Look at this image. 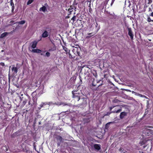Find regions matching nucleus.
I'll list each match as a JSON object with an SVG mask.
<instances>
[{
	"mask_svg": "<svg viewBox=\"0 0 153 153\" xmlns=\"http://www.w3.org/2000/svg\"><path fill=\"white\" fill-rule=\"evenodd\" d=\"M72 94L73 98L77 100L78 101L80 100V97L82 95L81 93L77 92V91L76 90H74L72 91Z\"/></svg>",
	"mask_w": 153,
	"mask_h": 153,
	"instance_id": "obj_1",
	"label": "nucleus"
},
{
	"mask_svg": "<svg viewBox=\"0 0 153 153\" xmlns=\"http://www.w3.org/2000/svg\"><path fill=\"white\" fill-rule=\"evenodd\" d=\"M45 30L43 33L42 34V37L43 38H46L48 36L49 33L51 32V27H49L48 26H47L45 28Z\"/></svg>",
	"mask_w": 153,
	"mask_h": 153,
	"instance_id": "obj_2",
	"label": "nucleus"
},
{
	"mask_svg": "<svg viewBox=\"0 0 153 153\" xmlns=\"http://www.w3.org/2000/svg\"><path fill=\"white\" fill-rule=\"evenodd\" d=\"M80 51L81 48L80 47L79 48L75 47V48L73 50V52L74 54L76 56H79L80 57Z\"/></svg>",
	"mask_w": 153,
	"mask_h": 153,
	"instance_id": "obj_3",
	"label": "nucleus"
},
{
	"mask_svg": "<svg viewBox=\"0 0 153 153\" xmlns=\"http://www.w3.org/2000/svg\"><path fill=\"white\" fill-rule=\"evenodd\" d=\"M55 138V139L57 140V145L58 146H59L63 138L62 137L59 135H56V136Z\"/></svg>",
	"mask_w": 153,
	"mask_h": 153,
	"instance_id": "obj_4",
	"label": "nucleus"
},
{
	"mask_svg": "<svg viewBox=\"0 0 153 153\" xmlns=\"http://www.w3.org/2000/svg\"><path fill=\"white\" fill-rule=\"evenodd\" d=\"M127 28L128 31V35L130 36L131 39V40L133 39L134 38V34L132 31L131 28V27H129L128 26L127 27Z\"/></svg>",
	"mask_w": 153,
	"mask_h": 153,
	"instance_id": "obj_5",
	"label": "nucleus"
},
{
	"mask_svg": "<svg viewBox=\"0 0 153 153\" xmlns=\"http://www.w3.org/2000/svg\"><path fill=\"white\" fill-rule=\"evenodd\" d=\"M122 111V109L120 107V108L118 109H117V110H115L114 111H113L111 112H107L106 114H105L104 115V116H108L111 113H118L121 112Z\"/></svg>",
	"mask_w": 153,
	"mask_h": 153,
	"instance_id": "obj_6",
	"label": "nucleus"
},
{
	"mask_svg": "<svg viewBox=\"0 0 153 153\" xmlns=\"http://www.w3.org/2000/svg\"><path fill=\"white\" fill-rule=\"evenodd\" d=\"M32 100L33 101V102L32 104L30 102V100H29L28 102V105H30L31 106H32L33 105L35 104V103H36L37 100V96H32Z\"/></svg>",
	"mask_w": 153,
	"mask_h": 153,
	"instance_id": "obj_7",
	"label": "nucleus"
},
{
	"mask_svg": "<svg viewBox=\"0 0 153 153\" xmlns=\"http://www.w3.org/2000/svg\"><path fill=\"white\" fill-rule=\"evenodd\" d=\"M94 147L95 149L99 150L101 149V145L100 144H95L94 145Z\"/></svg>",
	"mask_w": 153,
	"mask_h": 153,
	"instance_id": "obj_8",
	"label": "nucleus"
},
{
	"mask_svg": "<svg viewBox=\"0 0 153 153\" xmlns=\"http://www.w3.org/2000/svg\"><path fill=\"white\" fill-rule=\"evenodd\" d=\"M102 85V84H101L99 85H97V84H95L94 83V81H93L92 84V86H94V87H96V88H95L93 89L94 90H96L99 87V86Z\"/></svg>",
	"mask_w": 153,
	"mask_h": 153,
	"instance_id": "obj_9",
	"label": "nucleus"
},
{
	"mask_svg": "<svg viewBox=\"0 0 153 153\" xmlns=\"http://www.w3.org/2000/svg\"><path fill=\"white\" fill-rule=\"evenodd\" d=\"M127 115V113L126 112H122L120 113V118L121 119H123L124 117L125 116H126Z\"/></svg>",
	"mask_w": 153,
	"mask_h": 153,
	"instance_id": "obj_10",
	"label": "nucleus"
},
{
	"mask_svg": "<svg viewBox=\"0 0 153 153\" xmlns=\"http://www.w3.org/2000/svg\"><path fill=\"white\" fill-rule=\"evenodd\" d=\"M37 43V42L36 41H34L33 42H32V44L31 45L32 48L34 49L36 48V46Z\"/></svg>",
	"mask_w": 153,
	"mask_h": 153,
	"instance_id": "obj_11",
	"label": "nucleus"
},
{
	"mask_svg": "<svg viewBox=\"0 0 153 153\" xmlns=\"http://www.w3.org/2000/svg\"><path fill=\"white\" fill-rule=\"evenodd\" d=\"M32 52L33 53H40L42 52V51L39 49H34L32 50Z\"/></svg>",
	"mask_w": 153,
	"mask_h": 153,
	"instance_id": "obj_12",
	"label": "nucleus"
},
{
	"mask_svg": "<svg viewBox=\"0 0 153 153\" xmlns=\"http://www.w3.org/2000/svg\"><path fill=\"white\" fill-rule=\"evenodd\" d=\"M150 16L153 17V12H152L150 14ZM147 21L148 22H153V20H152L151 19V18L150 17H148L147 18Z\"/></svg>",
	"mask_w": 153,
	"mask_h": 153,
	"instance_id": "obj_13",
	"label": "nucleus"
},
{
	"mask_svg": "<svg viewBox=\"0 0 153 153\" xmlns=\"http://www.w3.org/2000/svg\"><path fill=\"white\" fill-rule=\"evenodd\" d=\"M91 72L93 75L96 78L97 76V71L94 70H91Z\"/></svg>",
	"mask_w": 153,
	"mask_h": 153,
	"instance_id": "obj_14",
	"label": "nucleus"
},
{
	"mask_svg": "<svg viewBox=\"0 0 153 153\" xmlns=\"http://www.w3.org/2000/svg\"><path fill=\"white\" fill-rule=\"evenodd\" d=\"M8 34V33L7 32H4L2 33L0 36V38H3L4 37L6 36Z\"/></svg>",
	"mask_w": 153,
	"mask_h": 153,
	"instance_id": "obj_15",
	"label": "nucleus"
},
{
	"mask_svg": "<svg viewBox=\"0 0 153 153\" xmlns=\"http://www.w3.org/2000/svg\"><path fill=\"white\" fill-rule=\"evenodd\" d=\"M62 47L63 50L66 52V54H67L68 52L70 51V50L65 46H63Z\"/></svg>",
	"mask_w": 153,
	"mask_h": 153,
	"instance_id": "obj_16",
	"label": "nucleus"
},
{
	"mask_svg": "<svg viewBox=\"0 0 153 153\" xmlns=\"http://www.w3.org/2000/svg\"><path fill=\"white\" fill-rule=\"evenodd\" d=\"M28 101V100L26 98H25L24 100H23L22 102V105L24 106L27 103Z\"/></svg>",
	"mask_w": 153,
	"mask_h": 153,
	"instance_id": "obj_17",
	"label": "nucleus"
},
{
	"mask_svg": "<svg viewBox=\"0 0 153 153\" xmlns=\"http://www.w3.org/2000/svg\"><path fill=\"white\" fill-rule=\"evenodd\" d=\"M46 10V7L45 6H43L39 9L40 11H42L43 12H45Z\"/></svg>",
	"mask_w": 153,
	"mask_h": 153,
	"instance_id": "obj_18",
	"label": "nucleus"
},
{
	"mask_svg": "<svg viewBox=\"0 0 153 153\" xmlns=\"http://www.w3.org/2000/svg\"><path fill=\"white\" fill-rule=\"evenodd\" d=\"M25 20H22L20 22H16V23H14V24H15L18 23V24L20 25H23L25 23Z\"/></svg>",
	"mask_w": 153,
	"mask_h": 153,
	"instance_id": "obj_19",
	"label": "nucleus"
},
{
	"mask_svg": "<svg viewBox=\"0 0 153 153\" xmlns=\"http://www.w3.org/2000/svg\"><path fill=\"white\" fill-rule=\"evenodd\" d=\"M12 70L13 71H14V72L15 73H17L18 72V69L16 67H13L12 68Z\"/></svg>",
	"mask_w": 153,
	"mask_h": 153,
	"instance_id": "obj_20",
	"label": "nucleus"
},
{
	"mask_svg": "<svg viewBox=\"0 0 153 153\" xmlns=\"http://www.w3.org/2000/svg\"><path fill=\"white\" fill-rule=\"evenodd\" d=\"M73 9H74L73 7L71 6L70 7V8H69V9H68V11H69V12L70 13L69 14L71 13V12L73 11Z\"/></svg>",
	"mask_w": 153,
	"mask_h": 153,
	"instance_id": "obj_21",
	"label": "nucleus"
},
{
	"mask_svg": "<svg viewBox=\"0 0 153 153\" xmlns=\"http://www.w3.org/2000/svg\"><path fill=\"white\" fill-rule=\"evenodd\" d=\"M56 50V48L55 47H53L48 50V51L50 52L54 51Z\"/></svg>",
	"mask_w": 153,
	"mask_h": 153,
	"instance_id": "obj_22",
	"label": "nucleus"
},
{
	"mask_svg": "<svg viewBox=\"0 0 153 153\" xmlns=\"http://www.w3.org/2000/svg\"><path fill=\"white\" fill-rule=\"evenodd\" d=\"M120 102V100H118L116 98L114 99L113 100V102L114 103H118V102Z\"/></svg>",
	"mask_w": 153,
	"mask_h": 153,
	"instance_id": "obj_23",
	"label": "nucleus"
},
{
	"mask_svg": "<svg viewBox=\"0 0 153 153\" xmlns=\"http://www.w3.org/2000/svg\"><path fill=\"white\" fill-rule=\"evenodd\" d=\"M146 143V141L145 140H142L140 141V144L142 146L144 144H145Z\"/></svg>",
	"mask_w": 153,
	"mask_h": 153,
	"instance_id": "obj_24",
	"label": "nucleus"
},
{
	"mask_svg": "<svg viewBox=\"0 0 153 153\" xmlns=\"http://www.w3.org/2000/svg\"><path fill=\"white\" fill-rule=\"evenodd\" d=\"M63 104V102H55L54 103V104L58 105H62Z\"/></svg>",
	"mask_w": 153,
	"mask_h": 153,
	"instance_id": "obj_25",
	"label": "nucleus"
},
{
	"mask_svg": "<svg viewBox=\"0 0 153 153\" xmlns=\"http://www.w3.org/2000/svg\"><path fill=\"white\" fill-rule=\"evenodd\" d=\"M68 55L69 56V57L70 58H75V56H72L70 53V52H68Z\"/></svg>",
	"mask_w": 153,
	"mask_h": 153,
	"instance_id": "obj_26",
	"label": "nucleus"
},
{
	"mask_svg": "<svg viewBox=\"0 0 153 153\" xmlns=\"http://www.w3.org/2000/svg\"><path fill=\"white\" fill-rule=\"evenodd\" d=\"M36 91L37 90H36L34 91L31 94L32 96H36Z\"/></svg>",
	"mask_w": 153,
	"mask_h": 153,
	"instance_id": "obj_27",
	"label": "nucleus"
},
{
	"mask_svg": "<svg viewBox=\"0 0 153 153\" xmlns=\"http://www.w3.org/2000/svg\"><path fill=\"white\" fill-rule=\"evenodd\" d=\"M34 0H29L27 2V5H29L32 3L33 1Z\"/></svg>",
	"mask_w": 153,
	"mask_h": 153,
	"instance_id": "obj_28",
	"label": "nucleus"
},
{
	"mask_svg": "<svg viewBox=\"0 0 153 153\" xmlns=\"http://www.w3.org/2000/svg\"><path fill=\"white\" fill-rule=\"evenodd\" d=\"M44 105H45V104L43 102H42L40 105V107H39V109H40L42 107H43V106Z\"/></svg>",
	"mask_w": 153,
	"mask_h": 153,
	"instance_id": "obj_29",
	"label": "nucleus"
},
{
	"mask_svg": "<svg viewBox=\"0 0 153 153\" xmlns=\"http://www.w3.org/2000/svg\"><path fill=\"white\" fill-rule=\"evenodd\" d=\"M50 53L49 52H47L45 53V56H46L47 57H49L50 56Z\"/></svg>",
	"mask_w": 153,
	"mask_h": 153,
	"instance_id": "obj_30",
	"label": "nucleus"
},
{
	"mask_svg": "<svg viewBox=\"0 0 153 153\" xmlns=\"http://www.w3.org/2000/svg\"><path fill=\"white\" fill-rule=\"evenodd\" d=\"M76 16H74L71 19H72L74 21H75L76 20Z\"/></svg>",
	"mask_w": 153,
	"mask_h": 153,
	"instance_id": "obj_31",
	"label": "nucleus"
},
{
	"mask_svg": "<svg viewBox=\"0 0 153 153\" xmlns=\"http://www.w3.org/2000/svg\"><path fill=\"white\" fill-rule=\"evenodd\" d=\"M10 5L11 6H14V4L13 2L12 1H11L10 2Z\"/></svg>",
	"mask_w": 153,
	"mask_h": 153,
	"instance_id": "obj_32",
	"label": "nucleus"
},
{
	"mask_svg": "<svg viewBox=\"0 0 153 153\" xmlns=\"http://www.w3.org/2000/svg\"><path fill=\"white\" fill-rule=\"evenodd\" d=\"M0 65L2 66H4V64L3 62H1L0 63Z\"/></svg>",
	"mask_w": 153,
	"mask_h": 153,
	"instance_id": "obj_33",
	"label": "nucleus"
},
{
	"mask_svg": "<svg viewBox=\"0 0 153 153\" xmlns=\"http://www.w3.org/2000/svg\"><path fill=\"white\" fill-rule=\"evenodd\" d=\"M149 2L148 3V4H150L152 2V0H148Z\"/></svg>",
	"mask_w": 153,
	"mask_h": 153,
	"instance_id": "obj_34",
	"label": "nucleus"
},
{
	"mask_svg": "<svg viewBox=\"0 0 153 153\" xmlns=\"http://www.w3.org/2000/svg\"><path fill=\"white\" fill-rule=\"evenodd\" d=\"M115 0H112L111 2V5L112 6V4H113L114 2V1Z\"/></svg>",
	"mask_w": 153,
	"mask_h": 153,
	"instance_id": "obj_35",
	"label": "nucleus"
},
{
	"mask_svg": "<svg viewBox=\"0 0 153 153\" xmlns=\"http://www.w3.org/2000/svg\"><path fill=\"white\" fill-rule=\"evenodd\" d=\"M14 22V21H13V20L11 21L10 22V23L11 24H14V23H13Z\"/></svg>",
	"mask_w": 153,
	"mask_h": 153,
	"instance_id": "obj_36",
	"label": "nucleus"
},
{
	"mask_svg": "<svg viewBox=\"0 0 153 153\" xmlns=\"http://www.w3.org/2000/svg\"><path fill=\"white\" fill-rule=\"evenodd\" d=\"M115 107V106H112V107H110V110H111L114 108Z\"/></svg>",
	"mask_w": 153,
	"mask_h": 153,
	"instance_id": "obj_37",
	"label": "nucleus"
},
{
	"mask_svg": "<svg viewBox=\"0 0 153 153\" xmlns=\"http://www.w3.org/2000/svg\"><path fill=\"white\" fill-rule=\"evenodd\" d=\"M149 11H152V10L151 7H149Z\"/></svg>",
	"mask_w": 153,
	"mask_h": 153,
	"instance_id": "obj_38",
	"label": "nucleus"
},
{
	"mask_svg": "<svg viewBox=\"0 0 153 153\" xmlns=\"http://www.w3.org/2000/svg\"><path fill=\"white\" fill-rule=\"evenodd\" d=\"M14 7H15V6H12V9H14Z\"/></svg>",
	"mask_w": 153,
	"mask_h": 153,
	"instance_id": "obj_39",
	"label": "nucleus"
},
{
	"mask_svg": "<svg viewBox=\"0 0 153 153\" xmlns=\"http://www.w3.org/2000/svg\"><path fill=\"white\" fill-rule=\"evenodd\" d=\"M23 97H22V98L21 97H20V100H21L22 101V100H23Z\"/></svg>",
	"mask_w": 153,
	"mask_h": 153,
	"instance_id": "obj_40",
	"label": "nucleus"
},
{
	"mask_svg": "<svg viewBox=\"0 0 153 153\" xmlns=\"http://www.w3.org/2000/svg\"><path fill=\"white\" fill-rule=\"evenodd\" d=\"M83 99L84 100H85V103H86V99L85 98H83Z\"/></svg>",
	"mask_w": 153,
	"mask_h": 153,
	"instance_id": "obj_41",
	"label": "nucleus"
},
{
	"mask_svg": "<svg viewBox=\"0 0 153 153\" xmlns=\"http://www.w3.org/2000/svg\"><path fill=\"white\" fill-rule=\"evenodd\" d=\"M92 11V10L90 8V9H89V12L91 13V11Z\"/></svg>",
	"mask_w": 153,
	"mask_h": 153,
	"instance_id": "obj_42",
	"label": "nucleus"
},
{
	"mask_svg": "<svg viewBox=\"0 0 153 153\" xmlns=\"http://www.w3.org/2000/svg\"><path fill=\"white\" fill-rule=\"evenodd\" d=\"M100 81H101V80H100L97 82V83H99Z\"/></svg>",
	"mask_w": 153,
	"mask_h": 153,
	"instance_id": "obj_43",
	"label": "nucleus"
},
{
	"mask_svg": "<svg viewBox=\"0 0 153 153\" xmlns=\"http://www.w3.org/2000/svg\"><path fill=\"white\" fill-rule=\"evenodd\" d=\"M148 128H152V127L151 126H149L148 127Z\"/></svg>",
	"mask_w": 153,
	"mask_h": 153,
	"instance_id": "obj_44",
	"label": "nucleus"
},
{
	"mask_svg": "<svg viewBox=\"0 0 153 153\" xmlns=\"http://www.w3.org/2000/svg\"><path fill=\"white\" fill-rule=\"evenodd\" d=\"M12 13H13V11H14V9H12Z\"/></svg>",
	"mask_w": 153,
	"mask_h": 153,
	"instance_id": "obj_45",
	"label": "nucleus"
},
{
	"mask_svg": "<svg viewBox=\"0 0 153 153\" xmlns=\"http://www.w3.org/2000/svg\"><path fill=\"white\" fill-rule=\"evenodd\" d=\"M112 123V122H110V123H107V124H106V125H107L108 124H110V123Z\"/></svg>",
	"mask_w": 153,
	"mask_h": 153,
	"instance_id": "obj_46",
	"label": "nucleus"
},
{
	"mask_svg": "<svg viewBox=\"0 0 153 153\" xmlns=\"http://www.w3.org/2000/svg\"><path fill=\"white\" fill-rule=\"evenodd\" d=\"M105 75H105V74H104V78H105Z\"/></svg>",
	"mask_w": 153,
	"mask_h": 153,
	"instance_id": "obj_47",
	"label": "nucleus"
},
{
	"mask_svg": "<svg viewBox=\"0 0 153 153\" xmlns=\"http://www.w3.org/2000/svg\"><path fill=\"white\" fill-rule=\"evenodd\" d=\"M4 51L3 50H2L1 51V52H4Z\"/></svg>",
	"mask_w": 153,
	"mask_h": 153,
	"instance_id": "obj_48",
	"label": "nucleus"
},
{
	"mask_svg": "<svg viewBox=\"0 0 153 153\" xmlns=\"http://www.w3.org/2000/svg\"><path fill=\"white\" fill-rule=\"evenodd\" d=\"M15 134H18V133L16 132L15 133Z\"/></svg>",
	"mask_w": 153,
	"mask_h": 153,
	"instance_id": "obj_49",
	"label": "nucleus"
},
{
	"mask_svg": "<svg viewBox=\"0 0 153 153\" xmlns=\"http://www.w3.org/2000/svg\"><path fill=\"white\" fill-rule=\"evenodd\" d=\"M123 149L122 148H120V150H122Z\"/></svg>",
	"mask_w": 153,
	"mask_h": 153,
	"instance_id": "obj_50",
	"label": "nucleus"
},
{
	"mask_svg": "<svg viewBox=\"0 0 153 153\" xmlns=\"http://www.w3.org/2000/svg\"><path fill=\"white\" fill-rule=\"evenodd\" d=\"M8 151V149H6V151Z\"/></svg>",
	"mask_w": 153,
	"mask_h": 153,
	"instance_id": "obj_51",
	"label": "nucleus"
},
{
	"mask_svg": "<svg viewBox=\"0 0 153 153\" xmlns=\"http://www.w3.org/2000/svg\"><path fill=\"white\" fill-rule=\"evenodd\" d=\"M41 55H43V54L42 53H41Z\"/></svg>",
	"mask_w": 153,
	"mask_h": 153,
	"instance_id": "obj_52",
	"label": "nucleus"
},
{
	"mask_svg": "<svg viewBox=\"0 0 153 153\" xmlns=\"http://www.w3.org/2000/svg\"><path fill=\"white\" fill-rule=\"evenodd\" d=\"M8 25V26H10V25Z\"/></svg>",
	"mask_w": 153,
	"mask_h": 153,
	"instance_id": "obj_53",
	"label": "nucleus"
},
{
	"mask_svg": "<svg viewBox=\"0 0 153 153\" xmlns=\"http://www.w3.org/2000/svg\"><path fill=\"white\" fill-rule=\"evenodd\" d=\"M141 95V97H142V95Z\"/></svg>",
	"mask_w": 153,
	"mask_h": 153,
	"instance_id": "obj_54",
	"label": "nucleus"
},
{
	"mask_svg": "<svg viewBox=\"0 0 153 153\" xmlns=\"http://www.w3.org/2000/svg\"><path fill=\"white\" fill-rule=\"evenodd\" d=\"M21 95L22 96V95H23V94H22Z\"/></svg>",
	"mask_w": 153,
	"mask_h": 153,
	"instance_id": "obj_55",
	"label": "nucleus"
},
{
	"mask_svg": "<svg viewBox=\"0 0 153 153\" xmlns=\"http://www.w3.org/2000/svg\"><path fill=\"white\" fill-rule=\"evenodd\" d=\"M149 41H151V40H149Z\"/></svg>",
	"mask_w": 153,
	"mask_h": 153,
	"instance_id": "obj_56",
	"label": "nucleus"
}]
</instances>
